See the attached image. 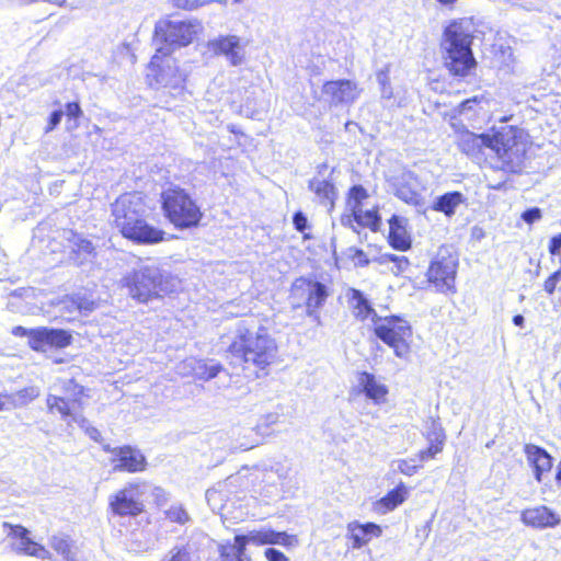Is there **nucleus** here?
<instances>
[{"instance_id":"f257e3e1","label":"nucleus","mask_w":561,"mask_h":561,"mask_svg":"<svg viewBox=\"0 0 561 561\" xmlns=\"http://www.w3.org/2000/svg\"><path fill=\"white\" fill-rule=\"evenodd\" d=\"M112 216L122 236L136 244L150 245L164 239L165 232L148 221V207L140 193L121 195L112 204Z\"/></svg>"},{"instance_id":"f03ea898","label":"nucleus","mask_w":561,"mask_h":561,"mask_svg":"<svg viewBox=\"0 0 561 561\" xmlns=\"http://www.w3.org/2000/svg\"><path fill=\"white\" fill-rule=\"evenodd\" d=\"M229 351L245 364L264 369L275 359L277 345L266 328L257 320L249 318L238 322Z\"/></svg>"},{"instance_id":"7ed1b4c3","label":"nucleus","mask_w":561,"mask_h":561,"mask_svg":"<svg viewBox=\"0 0 561 561\" xmlns=\"http://www.w3.org/2000/svg\"><path fill=\"white\" fill-rule=\"evenodd\" d=\"M473 33L474 25L467 19L451 22L444 31V65L454 76L466 77L477 66L471 48Z\"/></svg>"},{"instance_id":"20e7f679","label":"nucleus","mask_w":561,"mask_h":561,"mask_svg":"<svg viewBox=\"0 0 561 561\" xmlns=\"http://www.w3.org/2000/svg\"><path fill=\"white\" fill-rule=\"evenodd\" d=\"M180 279L161 270L156 264H144L122 278V286L128 295L139 301L147 302L153 297L174 293L180 287Z\"/></svg>"},{"instance_id":"39448f33","label":"nucleus","mask_w":561,"mask_h":561,"mask_svg":"<svg viewBox=\"0 0 561 561\" xmlns=\"http://www.w3.org/2000/svg\"><path fill=\"white\" fill-rule=\"evenodd\" d=\"M187 76V70L175 58L158 51L151 58L147 75L150 85L163 89L174 98L185 93Z\"/></svg>"},{"instance_id":"423d86ee","label":"nucleus","mask_w":561,"mask_h":561,"mask_svg":"<svg viewBox=\"0 0 561 561\" xmlns=\"http://www.w3.org/2000/svg\"><path fill=\"white\" fill-rule=\"evenodd\" d=\"M161 203L164 216L180 229L197 226L203 216L199 206L191 195L176 185L163 190Z\"/></svg>"},{"instance_id":"0eeeda50","label":"nucleus","mask_w":561,"mask_h":561,"mask_svg":"<svg viewBox=\"0 0 561 561\" xmlns=\"http://www.w3.org/2000/svg\"><path fill=\"white\" fill-rule=\"evenodd\" d=\"M525 153L522 129L503 126L491 134V158H497L503 168L513 172L520 169Z\"/></svg>"},{"instance_id":"6e6552de","label":"nucleus","mask_w":561,"mask_h":561,"mask_svg":"<svg viewBox=\"0 0 561 561\" xmlns=\"http://www.w3.org/2000/svg\"><path fill=\"white\" fill-rule=\"evenodd\" d=\"M201 31L202 25L197 21H161L154 28L156 51L171 55L175 49L190 45Z\"/></svg>"},{"instance_id":"1a4fd4ad","label":"nucleus","mask_w":561,"mask_h":561,"mask_svg":"<svg viewBox=\"0 0 561 561\" xmlns=\"http://www.w3.org/2000/svg\"><path fill=\"white\" fill-rule=\"evenodd\" d=\"M298 538L295 535H289L286 531H276L271 528H261L251 530L247 535L236 536L233 543H227L220 547V554L231 558L232 560L239 559L240 561H244V550L248 543L255 546L279 545L286 548H293L298 546Z\"/></svg>"},{"instance_id":"9d476101","label":"nucleus","mask_w":561,"mask_h":561,"mask_svg":"<svg viewBox=\"0 0 561 561\" xmlns=\"http://www.w3.org/2000/svg\"><path fill=\"white\" fill-rule=\"evenodd\" d=\"M67 392H70L67 398L50 396L47 399L49 410L53 413H59L68 425L71 423H77L81 428L85 431L90 438L98 442L101 438V433L99 430L91 426L79 412L81 408V401L79 397L83 392V387L73 382V380H69Z\"/></svg>"},{"instance_id":"9b49d317","label":"nucleus","mask_w":561,"mask_h":561,"mask_svg":"<svg viewBox=\"0 0 561 561\" xmlns=\"http://www.w3.org/2000/svg\"><path fill=\"white\" fill-rule=\"evenodd\" d=\"M375 335L393 350L399 358H405L410 353L412 327L408 320L399 316L377 318L374 324Z\"/></svg>"},{"instance_id":"f8f14e48","label":"nucleus","mask_w":561,"mask_h":561,"mask_svg":"<svg viewBox=\"0 0 561 561\" xmlns=\"http://www.w3.org/2000/svg\"><path fill=\"white\" fill-rule=\"evenodd\" d=\"M458 259L450 247L443 245L431 262L427 279L440 293L455 291Z\"/></svg>"},{"instance_id":"ddd939ff","label":"nucleus","mask_w":561,"mask_h":561,"mask_svg":"<svg viewBox=\"0 0 561 561\" xmlns=\"http://www.w3.org/2000/svg\"><path fill=\"white\" fill-rule=\"evenodd\" d=\"M150 486L146 482H133L112 494L108 507L117 516H137L144 512V495Z\"/></svg>"},{"instance_id":"4468645a","label":"nucleus","mask_w":561,"mask_h":561,"mask_svg":"<svg viewBox=\"0 0 561 561\" xmlns=\"http://www.w3.org/2000/svg\"><path fill=\"white\" fill-rule=\"evenodd\" d=\"M249 41L238 35H219L208 42V48L216 56H222L232 67L244 64Z\"/></svg>"},{"instance_id":"2eb2a0df","label":"nucleus","mask_w":561,"mask_h":561,"mask_svg":"<svg viewBox=\"0 0 561 561\" xmlns=\"http://www.w3.org/2000/svg\"><path fill=\"white\" fill-rule=\"evenodd\" d=\"M294 296H306L307 316L320 321V309L325 302L329 291L325 285L305 278L297 279L293 285Z\"/></svg>"},{"instance_id":"dca6fc26","label":"nucleus","mask_w":561,"mask_h":561,"mask_svg":"<svg viewBox=\"0 0 561 561\" xmlns=\"http://www.w3.org/2000/svg\"><path fill=\"white\" fill-rule=\"evenodd\" d=\"M334 169H329L328 164L322 163L318 167L317 174L309 181L308 187L314 193L318 202L328 207L331 211L337 197V190L333 182Z\"/></svg>"},{"instance_id":"f3484780","label":"nucleus","mask_w":561,"mask_h":561,"mask_svg":"<svg viewBox=\"0 0 561 561\" xmlns=\"http://www.w3.org/2000/svg\"><path fill=\"white\" fill-rule=\"evenodd\" d=\"M394 195L407 204L415 207L424 206V198L421 193V184L412 172H402L391 181Z\"/></svg>"},{"instance_id":"a211bd4d","label":"nucleus","mask_w":561,"mask_h":561,"mask_svg":"<svg viewBox=\"0 0 561 561\" xmlns=\"http://www.w3.org/2000/svg\"><path fill=\"white\" fill-rule=\"evenodd\" d=\"M457 145L461 152L478 161L491 158V134L465 130L458 135Z\"/></svg>"},{"instance_id":"6ab92c4d","label":"nucleus","mask_w":561,"mask_h":561,"mask_svg":"<svg viewBox=\"0 0 561 561\" xmlns=\"http://www.w3.org/2000/svg\"><path fill=\"white\" fill-rule=\"evenodd\" d=\"M322 94L332 105L351 104L359 96V89L351 80L328 81L322 87Z\"/></svg>"},{"instance_id":"aec40b11","label":"nucleus","mask_w":561,"mask_h":561,"mask_svg":"<svg viewBox=\"0 0 561 561\" xmlns=\"http://www.w3.org/2000/svg\"><path fill=\"white\" fill-rule=\"evenodd\" d=\"M115 471L138 472L146 469V458L140 450L130 446L119 447L113 450Z\"/></svg>"},{"instance_id":"412c9836","label":"nucleus","mask_w":561,"mask_h":561,"mask_svg":"<svg viewBox=\"0 0 561 561\" xmlns=\"http://www.w3.org/2000/svg\"><path fill=\"white\" fill-rule=\"evenodd\" d=\"M520 519L526 526L536 529L553 528L561 522L560 516L545 505L524 510Z\"/></svg>"},{"instance_id":"4be33fe9","label":"nucleus","mask_w":561,"mask_h":561,"mask_svg":"<svg viewBox=\"0 0 561 561\" xmlns=\"http://www.w3.org/2000/svg\"><path fill=\"white\" fill-rule=\"evenodd\" d=\"M222 370V366L214 359L204 360L194 357L185 359L181 366V374H191L195 378L204 381H208L217 377Z\"/></svg>"},{"instance_id":"5701e85b","label":"nucleus","mask_w":561,"mask_h":561,"mask_svg":"<svg viewBox=\"0 0 561 561\" xmlns=\"http://www.w3.org/2000/svg\"><path fill=\"white\" fill-rule=\"evenodd\" d=\"M58 238H61L66 243H59L64 249H69L77 255L75 259L79 264L93 256L94 247L91 241L81 238L72 230H62L58 232Z\"/></svg>"},{"instance_id":"b1692460","label":"nucleus","mask_w":561,"mask_h":561,"mask_svg":"<svg viewBox=\"0 0 561 561\" xmlns=\"http://www.w3.org/2000/svg\"><path fill=\"white\" fill-rule=\"evenodd\" d=\"M381 535V527L375 523L359 524L352 522L347 525V538L352 540L353 549H360L374 537Z\"/></svg>"},{"instance_id":"393cba45","label":"nucleus","mask_w":561,"mask_h":561,"mask_svg":"<svg viewBox=\"0 0 561 561\" xmlns=\"http://www.w3.org/2000/svg\"><path fill=\"white\" fill-rule=\"evenodd\" d=\"M71 343V335L66 330L37 328V352L45 351V346L62 348Z\"/></svg>"},{"instance_id":"a878e982","label":"nucleus","mask_w":561,"mask_h":561,"mask_svg":"<svg viewBox=\"0 0 561 561\" xmlns=\"http://www.w3.org/2000/svg\"><path fill=\"white\" fill-rule=\"evenodd\" d=\"M525 453L528 462L534 468L536 480L541 482L542 474L550 471L552 467L551 456L543 448L531 444L525 446Z\"/></svg>"},{"instance_id":"bb28decb","label":"nucleus","mask_w":561,"mask_h":561,"mask_svg":"<svg viewBox=\"0 0 561 561\" xmlns=\"http://www.w3.org/2000/svg\"><path fill=\"white\" fill-rule=\"evenodd\" d=\"M350 305L353 309L354 316L359 320H366L370 318L373 325L375 324V320L380 318V316L376 312V310L371 307L369 300L365 297V295L355 288H351L347 294Z\"/></svg>"},{"instance_id":"cd10ccee","label":"nucleus","mask_w":561,"mask_h":561,"mask_svg":"<svg viewBox=\"0 0 561 561\" xmlns=\"http://www.w3.org/2000/svg\"><path fill=\"white\" fill-rule=\"evenodd\" d=\"M389 242L397 250L405 251L411 240L405 228V219L393 215L389 220Z\"/></svg>"},{"instance_id":"c85d7f7f","label":"nucleus","mask_w":561,"mask_h":561,"mask_svg":"<svg viewBox=\"0 0 561 561\" xmlns=\"http://www.w3.org/2000/svg\"><path fill=\"white\" fill-rule=\"evenodd\" d=\"M358 381L368 399H371L377 404L385 401L388 389L383 383L378 381L373 374L366 371L360 374Z\"/></svg>"},{"instance_id":"c756f323","label":"nucleus","mask_w":561,"mask_h":561,"mask_svg":"<svg viewBox=\"0 0 561 561\" xmlns=\"http://www.w3.org/2000/svg\"><path fill=\"white\" fill-rule=\"evenodd\" d=\"M466 203V197L460 192H448L438 196L433 205V209L451 217L457 208Z\"/></svg>"},{"instance_id":"7c9ffc66","label":"nucleus","mask_w":561,"mask_h":561,"mask_svg":"<svg viewBox=\"0 0 561 561\" xmlns=\"http://www.w3.org/2000/svg\"><path fill=\"white\" fill-rule=\"evenodd\" d=\"M407 496L408 488L400 483L377 502V511L380 513L393 511L405 501Z\"/></svg>"},{"instance_id":"2f4dec72","label":"nucleus","mask_w":561,"mask_h":561,"mask_svg":"<svg viewBox=\"0 0 561 561\" xmlns=\"http://www.w3.org/2000/svg\"><path fill=\"white\" fill-rule=\"evenodd\" d=\"M50 547L60 554L65 561H78L77 549L66 535H55L50 538Z\"/></svg>"},{"instance_id":"473e14b6","label":"nucleus","mask_w":561,"mask_h":561,"mask_svg":"<svg viewBox=\"0 0 561 561\" xmlns=\"http://www.w3.org/2000/svg\"><path fill=\"white\" fill-rule=\"evenodd\" d=\"M352 210L354 214V220L357 225L367 227L373 231H377L379 229L380 216L377 210H364L359 205L352 206Z\"/></svg>"},{"instance_id":"72a5a7b5","label":"nucleus","mask_w":561,"mask_h":561,"mask_svg":"<svg viewBox=\"0 0 561 561\" xmlns=\"http://www.w3.org/2000/svg\"><path fill=\"white\" fill-rule=\"evenodd\" d=\"M64 115H66V129L72 131L80 126L79 119L83 116V111L79 102H68L65 105Z\"/></svg>"},{"instance_id":"f704fd0d","label":"nucleus","mask_w":561,"mask_h":561,"mask_svg":"<svg viewBox=\"0 0 561 561\" xmlns=\"http://www.w3.org/2000/svg\"><path fill=\"white\" fill-rule=\"evenodd\" d=\"M483 98L473 96L471 99L465 100L458 106V113L461 116L470 119L473 115H476L478 108H482L481 103Z\"/></svg>"},{"instance_id":"c9c22d12","label":"nucleus","mask_w":561,"mask_h":561,"mask_svg":"<svg viewBox=\"0 0 561 561\" xmlns=\"http://www.w3.org/2000/svg\"><path fill=\"white\" fill-rule=\"evenodd\" d=\"M279 420V414L278 413H275V412H271V413H267L265 415H263L256 426H255V431L257 434L260 435H268V428L276 424Z\"/></svg>"},{"instance_id":"e433bc0d","label":"nucleus","mask_w":561,"mask_h":561,"mask_svg":"<svg viewBox=\"0 0 561 561\" xmlns=\"http://www.w3.org/2000/svg\"><path fill=\"white\" fill-rule=\"evenodd\" d=\"M426 437L431 445H444L445 434L436 421H432L431 428L427 431Z\"/></svg>"},{"instance_id":"4c0bfd02","label":"nucleus","mask_w":561,"mask_h":561,"mask_svg":"<svg viewBox=\"0 0 561 561\" xmlns=\"http://www.w3.org/2000/svg\"><path fill=\"white\" fill-rule=\"evenodd\" d=\"M165 516L171 522L179 524H185L188 520V514L182 505H172L165 511Z\"/></svg>"},{"instance_id":"58836bf2","label":"nucleus","mask_w":561,"mask_h":561,"mask_svg":"<svg viewBox=\"0 0 561 561\" xmlns=\"http://www.w3.org/2000/svg\"><path fill=\"white\" fill-rule=\"evenodd\" d=\"M77 297L78 301H73V304H76V308L79 313L88 316L96 309L98 302L92 297L87 298L80 295H77Z\"/></svg>"},{"instance_id":"ea45409f","label":"nucleus","mask_w":561,"mask_h":561,"mask_svg":"<svg viewBox=\"0 0 561 561\" xmlns=\"http://www.w3.org/2000/svg\"><path fill=\"white\" fill-rule=\"evenodd\" d=\"M162 561H190V553L185 547H173Z\"/></svg>"},{"instance_id":"a19ab883","label":"nucleus","mask_w":561,"mask_h":561,"mask_svg":"<svg viewBox=\"0 0 561 561\" xmlns=\"http://www.w3.org/2000/svg\"><path fill=\"white\" fill-rule=\"evenodd\" d=\"M368 196L367 191L362 185H354L350 190V199L353 203L352 206H362L363 199Z\"/></svg>"},{"instance_id":"79ce46f5","label":"nucleus","mask_w":561,"mask_h":561,"mask_svg":"<svg viewBox=\"0 0 561 561\" xmlns=\"http://www.w3.org/2000/svg\"><path fill=\"white\" fill-rule=\"evenodd\" d=\"M348 255L358 266H367L369 264V260L363 250L356 248H348Z\"/></svg>"},{"instance_id":"37998d69","label":"nucleus","mask_w":561,"mask_h":561,"mask_svg":"<svg viewBox=\"0 0 561 561\" xmlns=\"http://www.w3.org/2000/svg\"><path fill=\"white\" fill-rule=\"evenodd\" d=\"M62 117H64V110L59 108V110L53 111L48 117L47 125L45 127V133H49V131L54 130L60 124Z\"/></svg>"},{"instance_id":"c03bdc74","label":"nucleus","mask_w":561,"mask_h":561,"mask_svg":"<svg viewBox=\"0 0 561 561\" xmlns=\"http://www.w3.org/2000/svg\"><path fill=\"white\" fill-rule=\"evenodd\" d=\"M419 466L411 463L409 460H398L397 461V470L405 476H413L417 471Z\"/></svg>"},{"instance_id":"a18cd8bd","label":"nucleus","mask_w":561,"mask_h":561,"mask_svg":"<svg viewBox=\"0 0 561 561\" xmlns=\"http://www.w3.org/2000/svg\"><path fill=\"white\" fill-rule=\"evenodd\" d=\"M541 217L542 213L538 207L528 208L522 214V219L527 224H534L541 219Z\"/></svg>"},{"instance_id":"49530a36","label":"nucleus","mask_w":561,"mask_h":561,"mask_svg":"<svg viewBox=\"0 0 561 561\" xmlns=\"http://www.w3.org/2000/svg\"><path fill=\"white\" fill-rule=\"evenodd\" d=\"M561 280V270L556 271L552 273L545 282V290L548 294H553L556 290L557 284Z\"/></svg>"},{"instance_id":"de8ad7c7","label":"nucleus","mask_w":561,"mask_h":561,"mask_svg":"<svg viewBox=\"0 0 561 561\" xmlns=\"http://www.w3.org/2000/svg\"><path fill=\"white\" fill-rule=\"evenodd\" d=\"M443 449V446L440 445H431L419 453V458L421 461H426L428 459L434 458L438 453H440Z\"/></svg>"},{"instance_id":"09e8293b","label":"nucleus","mask_w":561,"mask_h":561,"mask_svg":"<svg viewBox=\"0 0 561 561\" xmlns=\"http://www.w3.org/2000/svg\"><path fill=\"white\" fill-rule=\"evenodd\" d=\"M293 224L295 229L299 232H304L308 228V219L302 211H297L294 214Z\"/></svg>"},{"instance_id":"8fccbe9b","label":"nucleus","mask_w":561,"mask_h":561,"mask_svg":"<svg viewBox=\"0 0 561 561\" xmlns=\"http://www.w3.org/2000/svg\"><path fill=\"white\" fill-rule=\"evenodd\" d=\"M205 4L204 0H174V5L180 9L194 10Z\"/></svg>"},{"instance_id":"3c124183","label":"nucleus","mask_w":561,"mask_h":561,"mask_svg":"<svg viewBox=\"0 0 561 561\" xmlns=\"http://www.w3.org/2000/svg\"><path fill=\"white\" fill-rule=\"evenodd\" d=\"M264 556L268 561H290L282 551L275 548H267Z\"/></svg>"},{"instance_id":"603ef678","label":"nucleus","mask_w":561,"mask_h":561,"mask_svg":"<svg viewBox=\"0 0 561 561\" xmlns=\"http://www.w3.org/2000/svg\"><path fill=\"white\" fill-rule=\"evenodd\" d=\"M383 257L388 261L396 262L398 270L400 272L404 271L409 265V261L405 256H399L396 254H385Z\"/></svg>"},{"instance_id":"864d4df0","label":"nucleus","mask_w":561,"mask_h":561,"mask_svg":"<svg viewBox=\"0 0 561 561\" xmlns=\"http://www.w3.org/2000/svg\"><path fill=\"white\" fill-rule=\"evenodd\" d=\"M520 5L526 10H541L547 0H520Z\"/></svg>"},{"instance_id":"5fc2aeb1","label":"nucleus","mask_w":561,"mask_h":561,"mask_svg":"<svg viewBox=\"0 0 561 561\" xmlns=\"http://www.w3.org/2000/svg\"><path fill=\"white\" fill-rule=\"evenodd\" d=\"M549 252L551 255L560 254V252H561V233H559L550 239Z\"/></svg>"},{"instance_id":"6e6d98bb","label":"nucleus","mask_w":561,"mask_h":561,"mask_svg":"<svg viewBox=\"0 0 561 561\" xmlns=\"http://www.w3.org/2000/svg\"><path fill=\"white\" fill-rule=\"evenodd\" d=\"M73 301H78L77 295L67 297L61 301V307L67 309L70 314L77 311L76 304H73Z\"/></svg>"},{"instance_id":"4d7b16f0","label":"nucleus","mask_w":561,"mask_h":561,"mask_svg":"<svg viewBox=\"0 0 561 561\" xmlns=\"http://www.w3.org/2000/svg\"><path fill=\"white\" fill-rule=\"evenodd\" d=\"M354 214L352 213L351 215H343L341 217V225L344 226V227H348L351 228L354 232H357L356 228L354 227L353 222H354Z\"/></svg>"},{"instance_id":"13d9d810","label":"nucleus","mask_w":561,"mask_h":561,"mask_svg":"<svg viewBox=\"0 0 561 561\" xmlns=\"http://www.w3.org/2000/svg\"><path fill=\"white\" fill-rule=\"evenodd\" d=\"M381 99L390 101L393 98L392 88L390 84L380 87Z\"/></svg>"},{"instance_id":"bf43d9fd","label":"nucleus","mask_w":561,"mask_h":561,"mask_svg":"<svg viewBox=\"0 0 561 561\" xmlns=\"http://www.w3.org/2000/svg\"><path fill=\"white\" fill-rule=\"evenodd\" d=\"M376 77L380 87L390 84L388 72L386 70L378 71Z\"/></svg>"},{"instance_id":"052dcab7","label":"nucleus","mask_w":561,"mask_h":561,"mask_svg":"<svg viewBox=\"0 0 561 561\" xmlns=\"http://www.w3.org/2000/svg\"><path fill=\"white\" fill-rule=\"evenodd\" d=\"M152 492H153V495L157 499V502H158L159 505L161 504L162 501L167 500L165 499V493H164L163 489L154 488Z\"/></svg>"},{"instance_id":"680f3d73","label":"nucleus","mask_w":561,"mask_h":561,"mask_svg":"<svg viewBox=\"0 0 561 561\" xmlns=\"http://www.w3.org/2000/svg\"><path fill=\"white\" fill-rule=\"evenodd\" d=\"M513 323L516 327H523L525 323V318L522 314H516L513 317Z\"/></svg>"},{"instance_id":"e2e57ef3","label":"nucleus","mask_w":561,"mask_h":561,"mask_svg":"<svg viewBox=\"0 0 561 561\" xmlns=\"http://www.w3.org/2000/svg\"><path fill=\"white\" fill-rule=\"evenodd\" d=\"M48 554H49V552L43 546L37 543V552H36L37 559L38 558L43 559Z\"/></svg>"},{"instance_id":"0e129e2a","label":"nucleus","mask_w":561,"mask_h":561,"mask_svg":"<svg viewBox=\"0 0 561 561\" xmlns=\"http://www.w3.org/2000/svg\"><path fill=\"white\" fill-rule=\"evenodd\" d=\"M276 473L279 479H285L287 477V471L284 468L276 469Z\"/></svg>"},{"instance_id":"69168bd1","label":"nucleus","mask_w":561,"mask_h":561,"mask_svg":"<svg viewBox=\"0 0 561 561\" xmlns=\"http://www.w3.org/2000/svg\"><path fill=\"white\" fill-rule=\"evenodd\" d=\"M439 3L444 4V5H450L453 4L456 0H437Z\"/></svg>"},{"instance_id":"338daca9","label":"nucleus","mask_w":561,"mask_h":561,"mask_svg":"<svg viewBox=\"0 0 561 561\" xmlns=\"http://www.w3.org/2000/svg\"><path fill=\"white\" fill-rule=\"evenodd\" d=\"M556 479H557L558 481H561V467H559V468H558V472H557V477H556Z\"/></svg>"},{"instance_id":"774afa93","label":"nucleus","mask_w":561,"mask_h":561,"mask_svg":"<svg viewBox=\"0 0 561 561\" xmlns=\"http://www.w3.org/2000/svg\"><path fill=\"white\" fill-rule=\"evenodd\" d=\"M557 71H558V76H560V73H561V64H560V65H558V67H557Z\"/></svg>"}]
</instances>
